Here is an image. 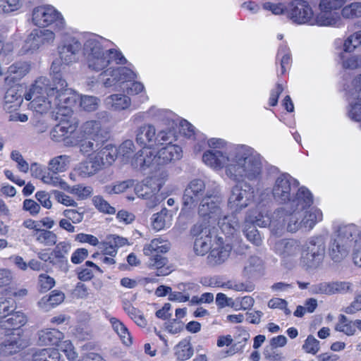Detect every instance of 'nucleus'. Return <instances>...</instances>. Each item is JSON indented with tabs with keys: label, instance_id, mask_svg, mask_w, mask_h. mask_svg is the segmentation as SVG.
Listing matches in <instances>:
<instances>
[{
	"label": "nucleus",
	"instance_id": "f257e3e1",
	"mask_svg": "<svg viewBox=\"0 0 361 361\" xmlns=\"http://www.w3.org/2000/svg\"><path fill=\"white\" fill-rule=\"evenodd\" d=\"M202 161L213 168L226 166V175L231 179L259 180L262 171V157L254 149L242 145L229 151V154L213 150L202 156Z\"/></svg>",
	"mask_w": 361,
	"mask_h": 361
},
{
	"label": "nucleus",
	"instance_id": "f03ea898",
	"mask_svg": "<svg viewBox=\"0 0 361 361\" xmlns=\"http://www.w3.org/2000/svg\"><path fill=\"white\" fill-rule=\"evenodd\" d=\"M48 82L46 78H39L24 95L26 100H31L29 108L41 114L51 111L53 114L68 115L78 98L75 92L59 85L49 87Z\"/></svg>",
	"mask_w": 361,
	"mask_h": 361
},
{
	"label": "nucleus",
	"instance_id": "7ed1b4c3",
	"mask_svg": "<svg viewBox=\"0 0 361 361\" xmlns=\"http://www.w3.org/2000/svg\"><path fill=\"white\" fill-rule=\"evenodd\" d=\"M299 182L288 173L280 175L272 188L274 200L292 209H307L313 203V197L305 187L298 188Z\"/></svg>",
	"mask_w": 361,
	"mask_h": 361
},
{
	"label": "nucleus",
	"instance_id": "20e7f679",
	"mask_svg": "<svg viewBox=\"0 0 361 361\" xmlns=\"http://www.w3.org/2000/svg\"><path fill=\"white\" fill-rule=\"evenodd\" d=\"M221 202L222 197L218 192L207 190L200 203L198 214L207 221L204 224L217 223L223 233L232 235L239 228V219L235 214L222 216Z\"/></svg>",
	"mask_w": 361,
	"mask_h": 361
},
{
	"label": "nucleus",
	"instance_id": "39448f33",
	"mask_svg": "<svg viewBox=\"0 0 361 361\" xmlns=\"http://www.w3.org/2000/svg\"><path fill=\"white\" fill-rule=\"evenodd\" d=\"M8 73L9 75L6 79L9 87L5 95V109L10 114V121H23L21 114L23 68L21 66L12 65L9 67Z\"/></svg>",
	"mask_w": 361,
	"mask_h": 361
},
{
	"label": "nucleus",
	"instance_id": "423d86ee",
	"mask_svg": "<svg viewBox=\"0 0 361 361\" xmlns=\"http://www.w3.org/2000/svg\"><path fill=\"white\" fill-rule=\"evenodd\" d=\"M16 306L12 299L0 298V335H20L23 315L20 312L12 313Z\"/></svg>",
	"mask_w": 361,
	"mask_h": 361
},
{
	"label": "nucleus",
	"instance_id": "0eeeda50",
	"mask_svg": "<svg viewBox=\"0 0 361 361\" xmlns=\"http://www.w3.org/2000/svg\"><path fill=\"white\" fill-rule=\"evenodd\" d=\"M306 209H292L291 207L276 209L270 217V224L277 230L283 229L287 223V231L295 233L303 226L302 212Z\"/></svg>",
	"mask_w": 361,
	"mask_h": 361
},
{
	"label": "nucleus",
	"instance_id": "6e6552de",
	"mask_svg": "<svg viewBox=\"0 0 361 361\" xmlns=\"http://www.w3.org/2000/svg\"><path fill=\"white\" fill-rule=\"evenodd\" d=\"M32 20L38 27L51 26L54 30H61L65 23L62 15L50 5L35 8L32 11Z\"/></svg>",
	"mask_w": 361,
	"mask_h": 361
},
{
	"label": "nucleus",
	"instance_id": "1a4fd4ad",
	"mask_svg": "<svg viewBox=\"0 0 361 361\" xmlns=\"http://www.w3.org/2000/svg\"><path fill=\"white\" fill-rule=\"evenodd\" d=\"M84 51L87 55L88 67L93 71H102L110 63L106 51H104L101 42L96 37L85 42Z\"/></svg>",
	"mask_w": 361,
	"mask_h": 361
},
{
	"label": "nucleus",
	"instance_id": "9d476101",
	"mask_svg": "<svg viewBox=\"0 0 361 361\" xmlns=\"http://www.w3.org/2000/svg\"><path fill=\"white\" fill-rule=\"evenodd\" d=\"M254 199V188L247 183H240L232 188L228 205L233 212L247 207Z\"/></svg>",
	"mask_w": 361,
	"mask_h": 361
},
{
	"label": "nucleus",
	"instance_id": "9b49d317",
	"mask_svg": "<svg viewBox=\"0 0 361 361\" xmlns=\"http://www.w3.org/2000/svg\"><path fill=\"white\" fill-rule=\"evenodd\" d=\"M191 233L196 237L194 251L197 255L203 256L214 246L212 245L213 233L206 224H196L191 229Z\"/></svg>",
	"mask_w": 361,
	"mask_h": 361
},
{
	"label": "nucleus",
	"instance_id": "f8f14e48",
	"mask_svg": "<svg viewBox=\"0 0 361 361\" xmlns=\"http://www.w3.org/2000/svg\"><path fill=\"white\" fill-rule=\"evenodd\" d=\"M326 249V240L323 235L314 236L310 238L307 244L306 260L307 267L316 269L322 262Z\"/></svg>",
	"mask_w": 361,
	"mask_h": 361
},
{
	"label": "nucleus",
	"instance_id": "ddd939ff",
	"mask_svg": "<svg viewBox=\"0 0 361 361\" xmlns=\"http://www.w3.org/2000/svg\"><path fill=\"white\" fill-rule=\"evenodd\" d=\"M206 186L201 179L191 180L185 188L183 195V209L194 208L200 200L204 197Z\"/></svg>",
	"mask_w": 361,
	"mask_h": 361
},
{
	"label": "nucleus",
	"instance_id": "4468645a",
	"mask_svg": "<svg viewBox=\"0 0 361 361\" xmlns=\"http://www.w3.org/2000/svg\"><path fill=\"white\" fill-rule=\"evenodd\" d=\"M135 73L127 67L109 68L103 71L99 77V80L105 87H111L117 83L130 81L135 78Z\"/></svg>",
	"mask_w": 361,
	"mask_h": 361
},
{
	"label": "nucleus",
	"instance_id": "2eb2a0df",
	"mask_svg": "<svg viewBox=\"0 0 361 361\" xmlns=\"http://www.w3.org/2000/svg\"><path fill=\"white\" fill-rule=\"evenodd\" d=\"M55 39L53 31L47 29H34L24 41V54H33L44 43L52 42Z\"/></svg>",
	"mask_w": 361,
	"mask_h": 361
},
{
	"label": "nucleus",
	"instance_id": "dca6fc26",
	"mask_svg": "<svg viewBox=\"0 0 361 361\" xmlns=\"http://www.w3.org/2000/svg\"><path fill=\"white\" fill-rule=\"evenodd\" d=\"M288 15L290 18L298 24L310 23L312 20L313 11L308 2L304 0H294L288 7Z\"/></svg>",
	"mask_w": 361,
	"mask_h": 361
},
{
	"label": "nucleus",
	"instance_id": "f3484780",
	"mask_svg": "<svg viewBox=\"0 0 361 361\" xmlns=\"http://www.w3.org/2000/svg\"><path fill=\"white\" fill-rule=\"evenodd\" d=\"M350 105L349 117L356 121L361 120V74L353 80V88L348 91Z\"/></svg>",
	"mask_w": 361,
	"mask_h": 361
},
{
	"label": "nucleus",
	"instance_id": "a211bd4d",
	"mask_svg": "<svg viewBox=\"0 0 361 361\" xmlns=\"http://www.w3.org/2000/svg\"><path fill=\"white\" fill-rule=\"evenodd\" d=\"M81 47V44L77 39L67 38L58 47L61 61L66 65L76 61Z\"/></svg>",
	"mask_w": 361,
	"mask_h": 361
},
{
	"label": "nucleus",
	"instance_id": "6ab92c4d",
	"mask_svg": "<svg viewBox=\"0 0 361 361\" xmlns=\"http://www.w3.org/2000/svg\"><path fill=\"white\" fill-rule=\"evenodd\" d=\"M216 238V246H213L208 255L207 264L215 267L223 264L230 256L232 250L229 244L224 245L223 238L220 236H215Z\"/></svg>",
	"mask_w": 361,
	"mask_h": 361
},
{
	"label": "nucleus",
	"instance_id": "aec40b11",
	"mask_svg": "<svg viewBox=\"0 0 361 361\" xmlns=\"http://www.w3.org/2000/svg\"><path fill=\"white\" fill-rule=\"evenodd\" d=\"M274 250L283 259H289L296 257L301 249L300 243L296 240L281 239L275 243Z\"/></svg>",
	"mask_w": 361,
	"mask_h": 361
},
{
	"label": "nucleus",
	"instance_id": "412c9836",
	"mask_svg": "<svg viewBox=\"0 0 361 361\" xmlns=\"http://www.w3.org/2000/svg\"><path fill=\"white\" fill-rule=\"evenodd\" d=\"M154 163L157 165L166 164L171 161L178 160L182 157L181 147L170 142L160 149L157 154L153 153Z\"/></svg>",
	"mask_w": 361,
	"mask_h": 361
},
{
	"label": "nucleus",
	"instance_id": "4be33fe9",
	"mask_svg": "<svg viewBox=\"0 0 361 361\" xmlns=\"http://www.w3.org/2000/svg\"><path fill=\"white\" fill-rule=\"evenodd\" d=\"M83 137L106 139L102 130L101 123L97 121H88L83 123L78 131L77 138L71 142V145H76L79 143L80 138Z\"/></svg>",
	"mask_w": 361,
	"mask_h": 361
},
{
	"label": "nucleus",
	"instance_id": "5701e85b",
	"mask_svg": "<svg viewBox=\"0 0 361 361\" xmlns=\"http://www.w3.org/2000/svg\"><path fill=\"white\" fill-rule=\"evenodd\" d=\"M135 140L143 148L150 149L156 143V129L151 124L140 126L136 133Z\"/></svg>",
	"mask_w": 361,
	"mask_h": 361
},
{
	"label": "nucleus",
	"instance_id": "b1692460",
	"mask_svg": "<svg viewBox=\"0 0 361 361\" xmlns=\"http://www.w3.org/2000/svg\"><path fill=\"white\" fill-rule=\"evenodd\" d=\"M335 238L342 240V242L346 243L350 248L353 243L355 245L361 240L360 231L355 224L340 226Z\"/></svg>",
	"mask_w": 361,
	"mask_h": 361
},
{
	"label": "nucleus",
	"instance_id": "393cba45",
	"mask_svg": "<svg viewBox=\"0 0 361 361\" xmlns=\"http://www.w3.org/2000/svg\"><path fill=\"white\" fill-rule=\"evenodd\" d=\"M350 250V247L342 240L334 237L329 243L328 255L334 262H341L348 255Z\"/></svg>",
	"mask_w": 361,
	"mask_h": 361
},
{
	"label": "nucleus",
	"instance_id": "a878e982",
	"mask_svg": "<svg viewBox=\"0 0 361 361\" xmlns=\"http://www.w3.org/2000/svg\"><path fill=\"white\" fill-rule=\"evenodd\" d=\"M97 160L102 161V167L105 168L111 166L116 160L118 156L117 148L116 146L106 143L92 155Z\"/></svg>",
	"mask_w": 361,
	"mask_h": 361
},
{
	"label": "nucleus",
	"instance_id": "bb28decb",
	"mask_svg": "<svg viewBox=\"0 0 361 361\" xmlns=\"http://www.w3.org/2000/svg\"><path fill=\"white\" fill-rule=\"evenodd\" d=\"M26 360L29 361H59L60 353L55 348L38 349L32 352L31 356L25 355Z\"/></svg>",
	"mask_w": 361,
	"mask_h": 361
},
{
	"label": "nucleus",
	"instance_id": "cd10ccee",
	"mask_svg": "<svg viewBox=\"0 0 361 361\" xmlns=\"http://www.w3.org/2000/svg\"><path fill=\"white\" fill-rule=\"evenodd\" d=\"M78 123L75 119L61 120L56 125V133L62 130L66 136V144L71 145V142L74 141L78 136Z\"/></svg>",
	"mask_w": 361,
	"mask_h": 361
},
{
	"label": "nucleus",
	"instance_id": "c85d7f7f",
	"mask_svg": "<svg viewBox=\"0 0 361 361\" xmlns=\"http://www.w3.org/2000/svg\"><path fill=\"white\" fill-rule=\"evenodd\" d=\"M104 104L114 111H123L129 108L131 99L126 94H113L105 98Z\"/></svg>",
	"mask_w": 361,
	"mask_h": 361
},
{
	"label": "nucleus",
	"instance_id": "c756f323",
	"mask_svg": "<svg viewBox=\"0 0 361 361\" xmlns=\"http://www.w3.org/2000/svg\"><path fill=\"white\" fill-rule=\"evenodd\" d=\"M97 159L91 156L87 161L80 163L77 169L79 175L83 178L90 177L103 169L102 161Z\"/></svg>",
	"mask_w": 361,
	"mask_h": 361
},
{
	"label": "nucleus",
	"instance_id": "7c9ffc66",
	"mask_svg": "<svg viewBox=\"0 0 361 361\" xmlns=\"http://www.w3.org/2000/svg\"><path fill=\"white\" fill-rule=\"evenodd\" d=\"M153 152L149 149L143 148L140 150L132 159L131 165L134 169L144 170L151 164H154Z\"/></svg>",
	"mask_w": 361,
	"mask_h": 361
},
{
	"label": "nucleus",
	"instance_id": "2f4dec72",
	"mask_svg": "<svg viewBox=\"0 0 361 361\" xmlns=\"http://www.w3.org/2000/svg\"><path fill=\"white\" fill-rule=\"evenodd\" d=\"M172 211L163 208L159 212L153 215L152 225L154 230L159 231L166 227H169L172 221Z\"/></svg>",
	"mask_w": 361,
	"mask_h": 361
},
{
	"label": "nucleus",
	"instance_id": "473e14b6",
	"mask_svg": "<svg viewBox=\"0 0 361 361\" xmlns=\"http://www.w3.org/2000/svg\"><path fill=\"white\" fill-rule=\"evenodd\" d=\"M106 139L83 137L80 138V152L83 154H90L97 152L105 144Z\"/></svg>",
	"mask_w": 361,
	"mask_h": 361
},
{
	"label": "nucleus",
	"instance_id": "72a5a7b5",
	"mask_svg": "<svg viewBox=\"0 0 361 361\" xmlns=\"http://www.w3.org/2000/svg\"><path fill=\"white\" fill-rule=\"evenodd\" d=\"M63 338V334L56 329L41 331L39 334V341L42 345H57Z\"/></svg>",
	"mask_w": 361,
	"mask_h": 361
},
{
	"label": "nucleus",
	"instance_id": "f704fd0d",
	"mask_svg": "<svg viewBox=\"0 0 361 361\" xmlns=\"http://www.w3.org/2000/svg\"><path fill=\"white\" fill-rule=\"evenodd\" d=\"M110 324L114 331L118 335L123 343L127 346L132 344V337L127 327L116 317L109 319Z\"/></svg>",
	"mask_w": 361,
	"mask_h": 361
},
{
	"label": "nucleus",
	"instance_id": "c9c22d12",
	"mask_svg": "<svg viewBox=\"0 0 361 361\" xmlns=\"http://www.w3.org/2000/svg\"><path fill=\"white\" fill-rule=\"evenodd\" d=\"M302 221L303 227L311 230L316 225L317 222H319L323 219V214L321 210L317 208H312L309 211H306L305 214L302 213Z\"/></svg>",
	"mask_w": 361,
	"mask_h": 361
},
{
	"label": "nucleus",
	"instance_id": "e433bc0d",
	"mask_svg": "<svg viewBox=\"0 0 361 361\" xmlns=\"http://www.w3.org/2000/svg\"><path fill=\"white\" fill-rule=\"evenodd\" d=\"M243 234L251 243L259 246L262 243V238L259 231L253 224H250L249 220H245Z\"/></svg>",
	"mask_w": 361,
	"mask_h": 361
},
{
	"label": "nucleus",
	"instance_id": "4c0bfd02",
	"mask_svg": "<svg viewBox=\"0 0 361 361\" xmlns=\"http://www.w3.org/2000/svg\"><path fill=\"white\" fill-rule=\"evenodd\" d=\"M169 250L168 243L155 238L150 243L145 245L143 252L145 255H154V254L166 253Z\"/></svg>",
	"mask_w": 361,
	"mask_h": 361
},
{
	"label": "nucleus",
	"instance_id": "58836bf2",
	"mask_svg": "<svg viewBox=\"0 0 361 361\" xmlns=\"http://www.w3.org/2000/svg\"><path fill=\"white\" fill-rule=\"evenodd\" d=\"M69 162L70 157L68 156H57L49 161L48 169L50 172H53L54 173L63 172L68 168Z\"/></svg>",
	"mask_w": 361,
	"mask_h": 361
},
{
	"label": "nucleus",
	"instance_id": "ea45409f",
	"mask_svg": "<svg viewBox=\"0 0 361 361\" xmlns=\"http://www.w3.org/2000/svg\"><path fill=\"white\" fill-rule=\"evenodd\" d=\"M194 353L192 346L189 341L183 340L175 347V355L179 360L190 358Z\"/></svg>",
	"mask_w": 361,
	"mask_h": 361
},
{
	"label": "nucleus",
	"instance_id": "a19ab883",
	"mask_svg": "<svg viewBox=\"0 0 361 361\" xmlns=\"http://www.w3.org/2000/svg\"><path fill=\"white\" fill-rule=\"evenodd\" d=\"M150 257L149 260V266L154 267L157 269V276H165L167 275L169 271V269H163L164 267L167 264V259L160 254H154V255H148Z\"/></svg>",
	"mask_w": 361,
	"mask_h": 361
},
{
	"label": "nucleus",
	"instance_id": "79ce46f5",
	"mask_svg": "<svg viewBox=\"0 0 361 361\" xmlns=\"http://www.w3.org/2000/svg\"><path fill=\"white\" fill-rule=\"evenodd\" d=\"M276 59L280 61L281 74L283 75L290 68L292 59L289 48L286 45H281L279 48Z\"/></svg>",
	"mask_w": 361,
	"mask_h": 361
},
{
	"label": "nucleus",
	"instance_id": "37998d69",
	"mask_svg": "<svg viewBox=\"0 0 361 361\" xmlns=\"http://www.w3.org/2000/svg\"><path fill=\"white\" fill-rule=\"evenodd\" d=\"M22 343L20 338H10L4 344L0 345V355H9L20 351Z\"/></svg>",
	"mask_w": 361,
	"mask_h": 361
},
{
	"label": "nucleus",
	"instance_id": "c03bdc74",
	"mask_svg": "<svg viewBox=\"0 0 361 361\" xmlns=\"http://www.w3.org/2000/svg\"><path fill=\"white\" fill-rule=\"evenodd\" d=\"M35 235L36 240L45 246H52L56 244L57 235L53 231L40 228Z\"/></svg>",
	"mask_w": 361,
	"mask_h": 361
},
{
	"label": "nucleus",
	"instance_id": "a18cd8bd",
	"mask_svg": "<svg viewBox=\"0 0 361 361\" xmlns=\"http://www.w3.org/2000/svg\"><path fill=\"white\" fill-rule=\"evenodd\" d=\"M50 74L52 77L54 85H59L61 88L67 87V82L63 78L61 73V68L59 61H54L52 62L50 68Z\"/></svg>",
	"mask_w": 361,
	"mask_h": 361
},
{
	"label": "nucleus",
	"instance_id": "49530a36",
	"mask_svg": "<svg viewBox=\"0 0 361 361\" xmlns=\"http://www.w3.org/2000/svg\"><path fill=\"white\" fill-rule=\"evenodd\" d=\"M135 180L133 179H128L123 181L117 182L114 185H106L105 191L111 194H120L126 192L128 189L134 186Z\"/></svg>",
	"mask_w": 361,
	"mask_h": 361
},
{
	"label": "nucleus",
	"instance_id": "de8ad7c7",
	"mask_svg": "<svg viewBox=\"0 0 361 361\" xmlns=\"http://www.w3.org/2000/svg\"><path fill=\"white\" fill-rule=\"evenodd\" d=\"M336 330L343 332L347 336L354 335L356 331L353 321L348 320L343 314L339 316L338 323L336 326Z\"/></svg>",
	"mask_w": 361,
	"mask_h": 361
},
{
	"label": "nucleus",
	"instance_id": "09e8293b",
	"mask_svg": "<svg viewBox=\"0 0 361 361\" xmlns=\"http://www.w3.org/2000/svg\"><path fill=\"white\" fill-rule=\"evenodd\" d=\"M42 180L44 183L53 185L58 186L60 188L64 190H69V185L66 182L62 180L59 176L58 173H54L51 172H49L47 174H44L42 176Z\"/></svg>",
	"mask_w": 361,
	"mask_h": 361
},
{
	"label": "nucleus",
	"instance_id": "8fccbe9b",
	"mask_svg": "<svg viewBox=\"0 0 361 361\" xmlns=\"http://www.w3.org/2000/svg\"><path fill=\"white\" fill-rule=\"evenodd\" d=\"M341 14L345 18L361 17V2H353L344 6Z\"/></svg>",
	"mask_w": 361,
	"mask_h": 361
},
{
	"label": "nucleus",
	"instance_id": "3c124183",
	"mask_svg": "<svg viewBox=\"0 0 361 361\" xmlns=\"http://www.w3.org/2000/svg\"><path fill=\"white\" fill-rule=\"evenodd\" d=\"M263 267V261L257 256H251L248 259L244 267V271L247 274L252 275L255 272L260 271Z\"/></svg>",
	"mask_w": 361,
	"mask_h": 361
},
{
	"label": "nucleus",
	"instance_id": "603ef678",
	"mask_svg": "<svg viewBox=\"0 0 361 361\" xmlns=\"http://www.w3.org/2000/svg\"><path fill=\"white\" fill-rule=\"evenodd\" d=\"M23 0H0V14L8 13L18 10Z\"/></svg>",
	"mask_w": 361,
	"mask_h": 361
},
{
	"label": "nucleus",
	"instance_id": "864d4df0",
	"mask_svg": "<svg viewBox=\"0 0 361 361\" xmlns=\"http://www.w3.org/2000/svg\"><path fill=\"white\" fill-rule=\"evenodd\" d=\"M263 355L265 359L270 361H283L285 360V357L281 350L270 345L265 346Z\"/></svg>",
	"mask_w": 361,
	"mask_h": 361
},
{
	"label": "nucleus",
	"instance_id": "5fc2aeb1",
	"mask_svg": "<svg viewBox=\"0 0 361 361\" xmlns=\"http://www.w3.org/2000/svg\"><path fill=\"white\" fill-rule=\"evenodd\" d=\"M92 202L95 207L103 213L113 214L116 212V209L111 207L102 196H94Z\"/></svg>",
	"mask_w": 361,
	"mask_h": 361
},
{
	"label": "nucleus",
	"instance_id": "6e6d98bb",
	"mask_svg": "<svg viewBox=\"0 0 361 361\" xmlns=\"http://www.w3.org/2000/svg\"><path fill=\"white\" fill-rule=\"evenodd\" d=\"M99 99L94 96L84 95L80 98V106L87 111H93L98 107Z\"/></svg>",
	"mask_w": 361,
	"mask_h": 361
},
{
	"label": "nucleus",
	"instance_id": "4d7b16f0",
	"mask_svg": "<svg viewBox=\"0 0 361 361\" xmlns=\"http://www.w3.org/2000/svg\"><path fill=\"white\" fill-rule=\"evenodd\" d=\"M67 191L78 196L80 200H85L91 195L92 188L90 186L78 185L73 187L69 186V190Z\"/></svg>",
	"mask_w": 361,
	"mask_h": 361
},
{
	"label": "nucleus",
	"instance_id": "13d9d810",
	"mask_svg": "<svg viewBox=\"0 0 361 361\" xmlns=\"http://www.w3.org/2000/svg\"><path fill=\"white\" fill-rule=\"evenodd\" d=\"M85 209L80 207L78 208V209H65L63 214L66 218L71 221L73 224H78L82 221Z\"/></svg>",
	"mask_w": 361,
	"mask_h": 361
},
{
	"label": "nucleus",
	"instance_id": "bf43d9fd",
	"mask_svg": "<svg viewBox=\"0 0 361 361\" xmlns=\"http://www.w3.org/2000/svg\"><path fill=\"white\" fill-rule=\"evenodd\" d=\"M65 299L64 293L58 290H54L51 292L49 296L42 298V301L47 302L51 307H55L61 304Z\"/></svg>",
	"mask_w": 361,
	"mask_h": 361
},
{
	"label": "nucleus",
	"instance_id": "052dcab7",
	"mask_svg": "<svg viewBox=\"0 0 361 361\" xmlns=\"http://www.w3.org/2000/svg\"><path fill=\"white\" fill-rule=\"evenodd\" d=\"M343 67L344 68L356 69L361 68V55L349 56H341Z\"/></svg>",
	"mask_w": 361,
	"mask_h": 361
},
{
	"label": "nucleus",
	"instance_id": "680f3d73",
	"mask_svg": "<svg viewBox=\"0 0 361 361\" xmlns=\"http://www.w3.org/2000/svg\"><path fill=\"white\" fill-rule=\"evenodd\" d=\"M302 349L307 353L314 355L319 350V341L312 335H309L305 341Z\"/></svg>",
	"mask_w": 361,
	"mask_h": 361
},
{
	"label": "nucleus",
	"instance_id": "e2e57ef3",
	"mask_svg": "<svg viewBox=\"0 0 361 361\" xmlns=\"http://www.w3.org/2000/svg\"><path fill=\"white\" fill-rule=\"evenodd\" d=\"M71 245L69 243L63 241L58 243L53 250L51 255L55 258L66 257V255L69 252Z\"/></svg>",
	"mask_w": 361,
	"mask_h": 361
},
{
	"label": "nucleus",
	"instance_id": "0e129e2a",
	"mask_svg": "<svg viewBox=\"0 0 361 361\" xmlns=\"http://www.w3.org/2000/svg\"><path fill=\"white\" fill-rule=\"evenodd\" d=\"M346 0H322L319 7L322 11L329 12L331 10L340 8Z\"/></svg>",
	"mask_w": 361,
	"mask_h": 361
},
{
	"label": "nucleus",
	"instance_id": "69168bd1",
	"mask_svg": "<svg viewBox=\"0 0 361 361\" xmlns=\"http://www.w3.org/2000/svg\"><path fill=\"white\" fill-rule=\"evenodd\" d=\"M51 194L58 202L63 204L65 206L76 207L78 204L73 199L63 192L53 190Z\"/></svg>",
	"mask_w": 361,
	"mask_h": 361
},
{
	"label": "nucleus",
	"instance_id": "338daca9",
	"mask_svg": "<svg viewBox=\"0 0 361 361\" xmlns=\"http://www.w3.org/2000/svg\"><path fill=\"white\" fill-rule=\"evenodd\" d=\"M361 45V41L356 32L350 35L345 40L343 44V50L345 52H351L355 50V48Z\"/></svg>",
	"mask_w": 361,
	"mask_h": 361
},
{
	"label": "nucleus",
	"instance_id": "774afa93",
	"mask_svg": "<svg viewBox=\"0 0 361 361\" xmlns=\"http://www.w3.org/2000/svg\"><path fill=\"white\" fill-rule=\"evenodd\" d=\"M55 280L46 274H42L39 276V285L41 291H48L55 286Z\"/></svg>",
	"mask_w": 361,
	"mask_h": 361
}]
</instances>
